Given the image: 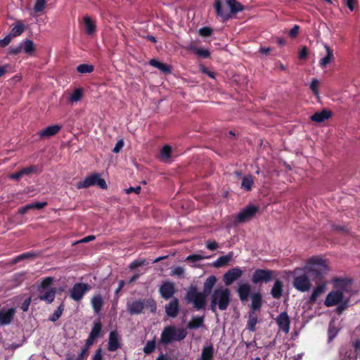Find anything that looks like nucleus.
<instances>
[{"label":"nucleus","instance_id":"nucleus-14","mask_svg":"<svg viewBox=\"0 0 360 360\" xmlns=\"http://www.w3.org/2000/svg\"><path fill=\"white\" fill-rule=\"evenodd\" d=\"M214 8L215 9L217 16L220 18L223 22L227 21L231 18L230 13H229L226 6L223 5L221 0H214Z\"/></svg>","mask_w":360,"mask_h":360},{"label":"nucleus","instance_id":"nucleus-6","mask_svg":"<svg viewBox=\"0 0 360 360\" xmlns=\"http://www.w3.org/2000/svg\"><path fill=\"white\" fill-rule=\"evenodd\" d=\"M208 295L202 292H198L197 287L191 285L186 292V299L188 302L193 303V307L197 310L205 308L206 297Z\"/></svg>","mask_w":360,"mask_h":360},{"label":"nucleus","instance_id":"nucleus-10","mask_svg":"<svg viewBox=\"0 0 360 360\" xmlns=\"http://www.w3.org/2000/svg\"><path fill=\"white\" fill-rule=\"evenodd\" d=\"M243 271L239 267H233L228 270L223 276V281L226 285H231L234 281L240 278Z\"/></svg>","mask_w":360,"mask_h":360},{"label":"nucleus","instance_id":"nucleus-58","mask_svg":"<svg viewBox=\"0 0 360 360\" xmlns=\"http://www.w3.org/2000/svg\"><path fill=\"white\" fill-rule=\"evenodd\" d=\"M309 54V51L307 46H302L299 52V58L301 60L306 59Z\"/></svg>","mask_w":360,"mask_h":360},{"label":"nucleus","instance_id":"nucleus-40","mask_svg":"<svg viewBox=\"0 0 360 360\" xmlns=\"http://www.w3.org/2000/svg\"><path fill=\"white\" fill-rule=\"evenodd\" d=\"M22 49L26 53L31 55L35 50L34 42L30 39L25 40Z\"/></svg>","mask_w":360,"mask_h":360},{"label":"nucleus","instance_id":"nucleus-16","mask_svg":"<svg viewBox=\"0 0 360 360\" xmlns=\"http://www.w3.org/2000/svg\"><path fill=\"white\" fill-rule=\"evenodd\" d=\"M179 311V304L177 298L174 297L165 305V312L169 317L175 318Z\"/></svg>","mask_w":360,"mask_h":360},{"label":"nucleus","instance_id":"nucleus-21","mask_svg":"<svg viewBox=\"0 0 360 360\" xmlns=\"http://www.w3.org/2000/svg\"><path fill=\"white\" fill-rule=\"evenodd\" d=\"M330 111L323 110L321 112H315L311 117V120L315 122L321 123L331 117Z\"/></svg>","mask_w":360,"mask_h":360},{"label":"nucleus","instance_id":"nucleus-26","mask_svg":"<svg viewBox=\"0 0 360 360\" xmlns=\"http://www.w3.org/2000/svg\"><path fill=\"white\" fill-rule=\"evenodd\" d=\"M283 283L281 280H276L271 288V294L275 299H279L283 294Z\"/></svg>","mask_w":360,"mask_h":360},{"label":"nucleus","instance_id":"nucleus-7","mask_svg":"<svg viewBox=\"0 0 360 360\" xmlns=\"http://www.w3.org/2000/svg\"><path fill=\"white\" fill-rule=\"evenodd\" d=\"M92 186H97L102 189H106L108 187L105 181L101 178L100 174L97 173L86 176L84 181L78 182L76 187L77 189H81L87 188Z\"/></svg>","mask_w":360,"mask_h":360},{"label":"nucleus","instance_id":"nucleus-18","mask_svg":"<svg viewBox=\"0 0 360 360\" xmlns=\"http://www.w3.org/2000/svg\"><path fill=\"white\" fill-rule=\"evenodd\" d=\"M316 284L317 286L314 289L311 295L309 298L308 303L310 304H314L318 297L323 294L326 290V283H323V281Z\"/></svg>","mask_w":360,"mask_h":360},{"label":"nucleus","instance_id":"nucleus-19","mask_svg":"<svg viewBox=\"0 0 360 360\" xmlns=\"http://www.w3.org/2000/svg\"><path fill=\"white\" fill-rule=\"evenodd\" d=\"M251 291V286L248 283H243L238 288L237 292L242 302H247Z\"/></svg>","mask_w":360,"mask_h":360},{"label":"nucleus","instance_id":"nucleus-61","mask_svg":"<svg viewBox=\"0 0 360 360\" xmlns=\"http://www.w3.org/2000/svg\"><path fill=\"white\" fill-rule=\"evenodd\" d=\"M30 303H31V297H29L26 298L24 300V302H22V304L21 305V309L23 311H27L29 309V306L30 305Z\"/></svg>","mask_w":360,"mask_h":360},{"label":"nucleus","instance_id":"nucleus-11","mask_svg":"<svg viewBox=\"0 0 360 360\" xmlns=\"http://www.w3.org/2000/svg\"><path fill=\"white\" fill-rule=\"evenodd\" d=\"M259 209L255 205H248L243 209L237 215L238 222L243 223L250 220L255 214L258 212Z\"/></svg>","mask_w":360,"mask_h":360},{"label":"nucleus","instance_id":"nucleus-51","mask_svg":"<svg viewBox=\"0 0 360 360\" xmlns=\"http://www.w3.org/2000/svg\"><path fill=\"white\" fill-rule=\"evenodd\" d=\"M37 171V167L35 165H32V166H30L27 167H25L20 170L22 176L25 175H29L32 173L36 172Z\"/></svg>","mask_w":360,"mask_h":360},{"label":"nucleus","instance_id":"nucleus-49","mask_svg":"<svg viewBox=\"0 0 360 360\" xmlns=\"http://www.w3.org/2000/svg\"><path fill=\"white\" fill-rule=\"evenodd\" d=\"M338 304L336 312L338 314L340 315L348 307V300H346L343 301L342 300V302Z\"/></svg>","mask_w":360,"mask_h":360},{"label":"nucleus","instance_id":"nucleus-41","mask_svg":"<svg viewBox=\"0 0 360 360\" xmlns=\"http://www.w3.org/2000/svg\"><path fill=\"white\" fill-rule=\"evenodd\" d=\"M77 70L82 74L91 73L94 70V66L89 64H81L77 67Z\"/></svg>","mask_w":360,"mask_h":360},{"label":"nucleus","instance_id":"nucleus-43","mask_svg":"<svg viewBox=\"0 0 360 360\" xmlns=\"http://www.w3.org/2000/svg\"><path fill=\"white\" fill-rule=\"evenodd\" d=\"M155 348V340H153L148 341L146 342L145 347H143V352L146 354H150L154 351Z\"/></svg>","mask_w":360,"mask_h":360},{"label":"nucleus","instance_id":"nucleus-60","mask_svg":"<svg viewBox=\"0 0 360 360\" xmlns=\"http://www.w3.org/2000/svg\"><path fill=\"white\" fill-rule=\"evenodd\" d=\"M123 146H124V141H123V139H120L117 142L115 146L112 149V152L115 153H118L122 150Z\"/></svg>","mask_w":360,"mask_h":360},{"label":"nucleus","instance_id":"nucleus-34","mask_svg":"<svg viewBox=\"0 0 360 360\" xmlns=\"http://www.w3.org/2000/svg\"><path fill=\"white\" fill-rule=\"evenodd\" d=\"M84 95V89L82 88L75 89L70 94L68 101L71 103H77L79 101Z\"/></svg>","mask_w":360,"mask_h":360},{"label":"nucleus","instance_id":"nucleus-30","mask_svg":"<svg viewBox=\"0 0 360 360\" xmlns=\"http://www.w3.org/2000/svg\"><path fill=\"white\" fill-rule=\"evenodd\" d=\"M233 255L232 252H229V254L219 257L216 261L213 262V266L215 268H220L226 266L232 259Z\"/></svg>","mask_w":360,"mask_h":360},{"label":"nucleus","instance_id":"nucleus-48","mask_svg":"<svg viewBox=\"0 0 360 360\" xmlns=\"http://www.w3.org/2000/svg\"><path fill=\"white\" fill-rule=\"evenodd\" d=\"M184 269L182 266H176L172 269L171 275L177 276L179 278H183L184 275Z\"/></svg>","mask_w":360,"mask_h":360},{"label":"nucleus","instance_id":"nucleus-55","mask_svg":"<svg viewBox=\"0 0 360 360\" xmlns=\"http://www.w3.org/2000/svg\"><path fill=\"white\" fill-rule=\"evenodd\" d=\"M89 348L84 346L82 349L80 353L78 354L77 357L79 358L82 360H86V358L89 355Z\"/></svg>","mask_w":360,"mask_h":360},{"label":"nucleus","instance_id":"nucleus-54","mask_svg":"<svg viewBox=\"0 0 360 360\" xmlns=\"http://www.w3.org/2000/svg\"><path fill=\"white\" fill-rule=\"evenodd\" d=\"M318 84H319V81L316 79H314L311 81V84H310L311 90L312 91L314 94L316 95V96L319 94Z\"/></svg>","mask_w":360,"mask_h":360},{"label":"nucleus","instance_id":"nucleus-39","mask_svg":"<svg viewBox=\"0 0 360 360\" xmlns=\"http://www.w3.org/2000/svg\"><path fill=\"white\" fill-rule=\"evenodd\" d=\"M191 50L193 51L198 56L202 58H208L210 56V52L207 49L191 46Z\"/></svg>","mask_w":360,"mask_h":360},{"label":"nucleus","instance_id":"nucleus-12","mask_svg":"<svg viewBox=\"0 0 360 360\" xmlns=\"http://www.w3.org/2000/svg\"><path fill=\"white\" fill-rule=\"evenodd\" d=\"M159 291L162 298L169 300L173 297L176 292L174 284L170 281H163Z\"/></svg>","mask_w":360,"mask_h":360},{"label":"nucleus","instance_id":"nucleus-2","mask_svg":"<svg viewBox=\"0 0 360 360\" xmlns=\"http://www.w3.org/2000/svg\"><path fill=\"white\" fill-rule=\"evenodd\" d=\"M231 302V291L227 288H219L215 289L210 297V309L216 312L217 307L221 311L228 309Z\"/></svg>","mask_w":360,"mask_h":360},{"label":"nucleus","instance_id":"nucleus-27","mask_svg":"<svg viewBox=\"0 0 360 360\" xmlns=\"http://www.w3.org/2000/svg\"><path fill=\"white\" fill-rule=\"evenodd\" d=\"M56 293V291L55 288L49 289L44 293L41 291L40 295H39V299L48 304H51L55 299Z\"/></svg>","mask_w":360,"mask_h":360},{"label":"nucleus","instance_id":"nucleus-38","mask_svg":"<svg viewBox=\"0 0 360 360\" xmlns=\"http://www.w3.org/2000/svg\"><path fill=\"white\" fill-rule=\"evenodd\" d=\"M101 328H102V323L101 321H98L94 323V326L89 333V335L92 338H94L95 339H97L101 333Z\"/></svg>","mask_w":360,"mask_h":360},{"label":"nucleus","instance_id":"nucleus-62","mask_svg":"<svg viewBox=\"0 0 360 360\" xmlns=\"http://www.w3.org/2000/svg\"><path fill=\"white\" fill-rule=\"evenodd\" d=\"M92 360H103V354L101 348H98L96 350L93 355Z\"/></svg>","mask_w":360,"mask_h":360},{"label":"nucleus","instance_id":"nucleus-31","mask_svg":"<svg viewBox=\"0 0 360 360\" xmlns=\"http://www.w3.org/2000/svg\"><path fill=\"white\" fill-rule=\"evenodd\" d=\"M254 184V177L251 174L245 175L243 176L240 185V188L242 189L245 190L246 191H250L252 188V186Z\"/></svg>","mask_w":360,"mask_h":360},{"label":"nucleus","instance_id":"nucleus-42","mask_svg":"<svg viewBox=\"0 0 360 360\" xmlns=\"http://www.w3.org/2000/svg\"><path fill=\"white\" fill-rule=\"evenodd\" d=\"M63 310L64 305L63 304H60V306L58 307L57 310H56L55 312L51 316H49V321L52 322L56 321L61 316Z\"/></svg>","mask_w":360,"mask_h":360},{"label":"nucleus","instance_id":"nucleus-28","mask_svg":"<svg viewBox=\"0 0 360 360\" xmlns=\"http://www.w3.org/2000/svg\"><path fill=\"white\" fill-rule=\"evenodd\" d=\"M217 277L215 276H210L205 280L203 285V292L207 295H210L217 283Z\"/></svg>","mask_w":360,"mask_h":360},{"label":"nucleus","instance_id":"nucleus-59","mask_svg":"<svg viewBox=\"0 0 360 360\" xmlns=\"http://www.w3.org/2000/svg\"><path fill=\"white\" fill-rule=\"evenodd\" d=\"M12 40L11 35H6L4 39H0V47H6Z\"/></svg>","mask_w":360,"mask_h":360},{"label":"nucleus","instance_id":"nucleus-15","mask_svg":"<svg viewBox=\"0 0 360 360\" xmlns=\"http://www.w3.org/2000/svg\"><path fill=\"white\" fill-rule=\"evenodd\" d=\"M276 323L279 329L285 333L290 330V321L287 312H281L276 318Z\"/></svg>","mask_w":360,"mask_h":360},{"label":"nucleus","instance_id":"nucleus-46","mask_svg":"<svg viewBox=\"0 0 360 360\" xmlns=\"http://www.w3.org/2000/svg\"><path fill=\"white\" fill-rule=\"evenodd\" d=\"M53 277H51V276L46 277L42 279V281H41V283L39 285V289H46L49 285H51L53 283Z\"/></svg>","mask_w":360,"mask_h":360},{"label":"nucleus","instance_id":"nucleus-45","mask_svg":"<svg viewBox=\"0 0 360 360\" xmlns=\"http://www.w3.org/2000/svg\"><path fill=\"white\" fill-rule=\"evenodd\" d=\"M35 256H36V254L34 252H25V253L20 255L18 257H16L15 258H14L13 260V263L16 264L22 259L31 258V257H33Z\"/></svg>","mask_w":360,"mask_h":360},{"label":"nucleus","instance_id":"nucleus-47","mask_svg":"<svg viewBox=\"0 0 360 360\" xmlns=\"http://www.w3.org/2000/svg\"><path fill=\"white\" fill-rule=\"evenodd\" d=\"M213 33V30L210 27H203L198 30V34L201 37H210Z\"/></svg>","mask_w":360,"mask_h":360},{"label":"nucleus","instance_id":"nucleus-33","mask_svg":"<svg viewBox=\"0 0 360 360\" xmlns=\"http://www.w3.org/2000/svg\"><path fill=\"white\" fill-rule=\"evenodd\" d=\"M25 28L24 24L20 21H18L16 25L11 29L8 35H11V38L18 37L22 34L25 31Z\"/></svg>","mask_w":360,"mask_h":360},{"label":"nucleus","instance_id":"nucleus-64","mask_svg":"<svg viewBox=\"0 0 360 360\" xmlns=\"http://www.w3.org/2000/svg\"><path fill=\"white\" fill-rule=\"evenodd\" d=\"M337 330L335 328L330 326L328 328V338L329 340H332L337 335Z\"/></svg>","mask_w":360,"mask_h":360},{"label":"nucleus","instance_id":"nucleus-50","mask_svg":"<svg viewBox=\"0 0 360 360\" xmlns=\"http://www.w3.org/2000/svg\"><path fill=\"white\" fill-rule=\"evenodd\" d=\"M25 277V272H20V273H16L15 274L13 277L12 280L16 283L20 284L21 283Z\"/></svg>","mask_w":360,"mask_h":360},{"label":"nucleus","instance_id":"nucleus-35","mask_svg":"<svg viewBox=\"0 0 360 360\" xmlns=\"http://www.w3.org/2000/svg\"><path fill=\"white\" fill-rule=\"evenodd\" d=\"M203 316H195L188 322L187 328L189 329H197L203 325Z\"/></svg>","mask_w":360,"mask_h":360},{"label":"nucleus","instance_id":"nucleus-52","mask_svg":"<svg viewBox=\"0 0 360 360\" xmlns=\"http://www.w3.org/2000/svg\"><path fill=\"white\" fill-rule=\"evenodd\" d=\"M206 248L211 251L216 250L219 245L218 243L215 240H208L205 243Z\"/></svg>","mask_w":360,"mask_h":360},{"label":"nucleus","instance_id":"nucleus-57","mask_svg":"<svg viewBox=\"0 0 360 360\" xmlns=\"http://www.w3.org/2000/svg\"><path fill=\"white\" fill-rule=\"evenodd\" d=\"M300 30V26L295 25L290 30L288 34L291 38L297 37Z\"/></svg>","mask_w":360,"mask_h":360},{"label":"nucleus","instance_id":"nucleus-1","mask_svg":"<svg viewBox=\"0 0 360 360\" xmlns=\"http://www.w3.org/2000/svg\"><path fill=\"white\" fill-rule=\"evenodd\" d=\"M328 271L326 261L314 256L307 260L303 268L295 270L297 275L293 278V286L300 292H308L311 288L310 278L316 283H321L324 280Z\"/></svg>","mask_w":360,"mask_h":360},{"label":"nucleus","instance_id":"nucleus-20","mask_svg":"<svg viewBox=\"0 0 360 360\" xmlns=\"http://www.w3.org/2000/svg\"><path fill=\"white\" fill-rule=\"evenodd\" d=\"M61 129L58 124L51 125L46 127L39 132V136L43 137H51L56 135Z\"/></svg>","mask_w":360,"mask_h":360},{"label":"nucleus","instance_id":"nucleus-63","mask_svg":"<svg viewBox=\"0 0 360 360\" xmlns=\"http://www.w3.org/2000/svg\"><path fill=\"white\" fill-rule=\"evenodd\" d=\"M357 2V0H344L345 4L348 7V8L353 11L354 9V4Z\"/></svg>","mask_w":360,"mask_h":360},{"label":"nucleus","instance_id":"nucleus-3","mask_svg":"<svg viewBox=\"0 0 360 360\" xmlns=\"http://www.w3.org/2000/svg\"><path fill=\"white\" fill-rule=\"evenodd\" d=\"M188 332L186 328H177L175 326L170 325L164 328L161 335L160 342L167 345L173 342H180L185 339Z\"/></svg>","mask_w":360,"mask_h":360},{"label":"nucleus","instance_id":"nucleus-44","mask_svg":"<svg viewBox=\"0 0 360 360\" xmlns=\"http://www.w3.org/2000/svg\"><path fill=\"white\" fill-rule=\"evenodd\" d=\"M46 0H36L34 11L35 13L42 12L46 7Z\"/></svg>","mask_w":360,"mask_h":360},{"label":"nucleus","instance_id":"nucleus-37","mask_svg":"<svg viewBox=\"0 0 360 360\" xmlns=\"http://www.w3.org/2000/svg\"><path fill=\"white\" fill-rule=\"evenodd\" d=\"M84 23L86 28V32L88 34H92L96 30V25L91 18L89 16H85L84 18Z\"/></svg>","mask_w":360,"mask_h":360},{"label":"nucleus","instance_id":"nucleus-24","mask_svg":"<svg viewBox=\"0 0 360 360\" xmlns=\"http://www.w3.org/2000/svg\"><path fill=\"white\" fill-rule=\"evenodd\" d=\"M226 5L229 7V13H230L231 17L232 15H235L244 9L243 5L236 0H227Z\"/></svg>","mask_w":360,"mask_h":360},{"label":"nucleus","instance_id":"nucleus-29","mask_svg":"<svg viewBox=\"0 0 360 360\" xmlns=\"http://www.w3.org/2000/svg\"><path fill=\"white\" fill-rule=\"evenodd\" d=\"M92 308L95 313L98 314L103 306V300L101 295H97L94 296L91 300Z\"/></svg>","mask_w":360,"mask_h":360},{"label":"nucleus","instance_id":"nucleus-13","mask_svg":"<svg viewBox=\"0 0 360 360\" xmlns=\"http://www.w3.org/2000/svg\"><path fill=\"white\" fill-rule=\"evenodd\" d=\"M344 295L342 292L341 291H331L330 292L324 301V304L328 307H332L335 304H338L342 302L343 300Z\"/></svg>","mask_w":360,"mask_h":360},{"label":"nucleus","instance_id":"nucleus-53","mask_svg":"<svg viewBox=\"0 0 360 360\" xmlns=\"http://www.w3.org/2000/svg\"><path fill=\"white\" fill-rule=\"evenodd\" d=\"M203 259H204V257H202V256H201L200 255L193 254V255H188L186 257V260L188 261V262H195L202 260Z\"/></svg>","mask_w":360,"mask_h":360},{"label":"nucleus","instance_id":"nucleus-22","mask_svg":"<svg viewBox=\"0 0 360 360\" xmlns=\"http://www.w3.org/2000/svg\"><path fill=\"white\" fill-rule=\"evenodd\" d=\"M47 203L46 202H36L31 204H27L18 210V213L25 214L30 210H40L44 208Z\"/></svg>","mask_w":360,"mask_h":360},{"label":"nucleus","instance_id":"nucleus-8","mask_svg":"<svg viewBox=\"0 0 360 360\" xmlns=\"http://www.w3.org/2000/svg\"><path fill=\"white\" fill-rule=\"evenodd\" d=\"M276 276V272L273 270L266 269H257L252 274V283L257 285L261 283H267L271 281Z\"/></svg>","mask_w":360,"mask_h":360},{"label":"nucleus","instance_id":"nucleus-36","mask_svg":"<svg viewBox=\"0 0 360 360\" xmlns=\"http://www.w3.org/2000/svg\"><path fill=\"white\" fill-rule=\"evenodd\" d=\"M172 147L169 145H165L160 150V158L164 162H167L171 158Z\"/></svg>","mask_w":360,"mask_h":360},{"label":"nucleus","instance_id":"nucleus-56","mask_svg":"<svg viewBox=\"0 0 360 360\" xmlns=\"http://www.w3.org/2000/svg\"><path fill=\"white\" fill-rule=\"evenodd\" d=\"M22 49V43L17 46H11L9 48L8 53L12 55H16L19 53Z\"/></svg>","mask_w":360,"mask_h":360},{"label":"nucleus","instance_id":"nucleus-4","mask_svg":"<svg viewBox=\"0 0 360 360\" xmlns=\"http://www.w3.org/2000/svg\"><path fill=\"white\" fill-rule=\"evenodd\" d=\"M250 311L249 312L247 328L249 330L255 332L256 330V324L258 322L257 311H260L262 306V295L259 292L251 295Z\"/></svg>","mask_w":360,"mask_h":360},{"label":"nucleus","instance_id":"nucleus-5","mask_svg":"<svg viewBox=\"0 0 360 360\" xmlns=\"http://www.w3.org/2000/svg\"><path fill=\"white\" fill-rule=\"evenodd\" d=\"M144 308H147L150 312L154 313L157 309V304L153 299L137 300L127 303V311L131 314H141Z\"/></svg>","mask_w":360,"mask_h":360},{"label":"nucleus","instance_id":"nucleus-32","mask_svg":"<svg viewBox=\"0 0 360 360\" xmlns=\"http://www.w3.org/2000/svg\"><path fill=\"white\" fill-rule=\"evenodd\" d=\"M214 347L212 345L203 347L201 353L200 360H213Z\"/></svg>","mask_w":360,"mask_h":360},{"label":"nucleus","instance_id":"nucleus-25","mask_svg":"<svg viewBox=\"0 0 360 360\" xmlns=\"http://www.w3.org/2000/svg\"><path fill=\"white\" fill-rule=\"evenodd\" d=\"M326 51V56L319 60V65L321 68H325L328 64L333 60V52L328 44L324 45Z\"/></svg>","mask_w":360,"mask_h":360},{"label":"nucleus","instance_id":"nucleus-17","mask_svg":"<svg viewBox=\"0 0 360 360\" xmlns=\"http://www.w3.org/2000/svg\"><path fill=\"white\" fill-rule=\"evenodd\" d=\"M120 337L117 330L110 333L108 349L110 352H115L120 348Z\"/></svg>","mask_w":360,"mask_h":360},{"label":"nucleus","instance_id":"nucleus-23","mask_svg":"<svg viewBox=\"0 0 360 360\" xmlns=\"http://www.w3.org/2000/svg\"><path fill=\"white\" fill-rule=\"evenodd\" d=\"M149 64L151 66L158 68L165 74H170L172 72V68L170 65L166 63H161L155 58L151 59L149 61Z\"/></svg>","mask_w":360,"mask_h":360},{"label":"nucleus","instance_id":"nucleus-9","mask_svg":"<svg viewBox=\"0 0 360 360\" xmlns=\"http://www.w3.org/2000/svg\"><path fill=\"white\" fill-rule=\"evenodd\" d=\"M91 290L88 283H77L70 290V297L75 301H80L84 295Z\"/></svg>","mask_w":360,"mask_h":360}]
</instances>
